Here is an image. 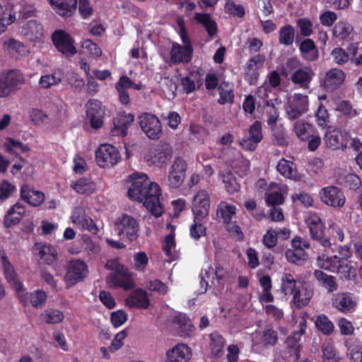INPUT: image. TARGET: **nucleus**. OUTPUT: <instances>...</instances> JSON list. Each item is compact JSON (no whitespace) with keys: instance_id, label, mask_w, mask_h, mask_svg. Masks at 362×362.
Returning a JSON list of instances; mask_svg holds the SVG:
<instances>
[{"instance_id":"1","label":"nucleus","mask_w":362,"mask_h":362,"mask_svg":"<svg viewBox=\"0 0 362 362\" xmlns=\"http://www.w3.org/2000/svg\"><path fill=\"white\" fill-rule=\"evenodd\" d=\"M130 177L132 183L128 189L129 198L144 202V206L152 215L160 216L163 209L160 202L161 192L159 185L151 182L146 174L133 173Z\"/></svg>"},{"instance_id":"2","label":"nucleus","mask_w":362,"mask_h":362,"mask_svg":"<svg viewBox=\"0 0 362 362\" xmlns=\"http://www.w3.org/2000/svg\"><path fill=\"white\" fill-rule=\"evenodd\" d=\"M115 230L121 238H127L132 242L139 236V224L135 218L123 214L117 218L115 222Z\"/></svg>"},{"instance_id":"3","label":"nucleus","mask_w":362,"mask_h":362,"mask_svg":"<svg viewBox=\"0 0 362 362\" xmlns=\"http://www.w3.org/2000/svg\"><path fill=\"white\" fill-rule=\"evenodd\" d=\"M313 240L317 241L324 247L331 246L330 240L325 235V226L321 218L315 213L310 214L305 219Z\"/></svg>"},{"instance_id":"4","label":"nucleus","mask_w":362,"mask_h":362,"mask_svg":"<svg viewBox=\"0 0 362 362\" xmlns=\"http://www.w3.org/2000/svg\"><path fill=\"white\" fill-rule=\"evenodd\" d=\"M121 159L119 151L112 145H100L95 151V160L101 168H111Z\"/></svg>"},{"instance_id":"5","label":"nucleus","mask_w":362,"mask_h":362,"mask_svg":"<svg viewBox=\"0 0 362 362\" xmlns=\"http://www.w3.org/2000/svg\"><path fill=\"white\" fill-rule=\"evenodd\" d=\"M318 265L325 269L331 270V267L337 268V273L341 279H354L356 276L355 268L351 264L350 262H345L338 259L337 256H334L330 259L322 261L318 259Z\"/></svg>"},{"instance_id":"6","label":"nucleus","mask_w":362,"mask_h":362,"mask_svg":"<svg viewBox=\"0 0 362 362\" xmlns=\"http://www.w3.org/2000/svg\"><path fill=\"white\" fill-rule=\"evenodd\" d=\"M319 195L322 203L333 208H342L346 203L344 192L337 186L329 185L322 188Z\"/></svg>"},{"instance_id":"7","label":"nucleus","mask_w":362,"mask_h":362,"mask_svg":"<svg viewBox=\"0 0 362 362\" xmlns=\"http://www.w3.org/2000/svg\"><path fill=\"white\" fill-rule=\"evenodd\" d=\"M187 163L185 160L177 156L171 165L168 177V185L170 188L177 189L180 187L185 178Z\"/></svg>"},{"instance_id":"8","label":"nucleus","mask_w":362,"mask_h":362,"mask_svg":"<svg viewBox=\"0 0 362 362\" xmlns=\"http://www.w3.org/2000/svg\"><path fill=\"white\" fill-rule=\"evenodd\" d=\"M52 40L56 49L63 54L73 56L77 52L74 40L63 30H55L52 35Z\"/></svg>"},{"instance_id":"9","label":"nucleus","mask_w":362,"mask_h":362,"mask_svg":"<svg viewBox=\"0 0 362 362\" xmlns=\"http://www.w3.org/2000/svg\"><path fill=\"white\" fill-rule=\"evenodd\" d=\"M86 117L89 119L90 127L98 129L103 125L105 109L102 103L96 99H90L86 104Z\"/></svg>"},{"instance_id":"10","label":"nucleus","mask_w":362,"mask_h":362,"mask_svg":"<svg viewBox=\"0 0 362 362\" xmlns=\"http://www.w3.org/2000/svg\"><path fill=\"white\" fill-rule=\"evenodd\" d=\"M139 125L142 131L151 139H158L162 134V126L159 119L151 113H144L139 117Z\"/></svg>"},{"instance_id":"11","label":"nucleus","mask_w":362,"mask_h":362,"mask_svg":"<svg viewBox=\"0 0 362 362\" xmlns=\"http://www.w3.org/2000/svg\"><path fill=\"white\" fill-rule=\"evenodd\" d=\"M210 197L206 190H199L194 197L192 211L194 218L205 220L209 216L210 209Z\"/></svg>"},{"instance_id":"12","label":"nucleus","mask_w":362,"mask_h":362,"mask_svg":"<svg viewBox=\"0 0 362 362\" xmlns=\"http://www.w3.org/2000/svg\"><path fill=\"white\" fill-rule=\"evenodd\" d=\"M88 267L85 262L81 259H74L69 262L64 281L69 286H74L83 281L86 276Z\"/></svg>"},{"instance_id":"13","label":"nucleus","mask_w":362,"mask_h":362,"mask_svg":"<svg viewBox=\"0 0 362 362\" xmlns=\"http://www.w3.org/2000/svg\"><path fill=\"white\" fill-rule=\"evenodd\" d=\"M350 135L340 129H329L325 135V141L327 146L333 150H344L347 148Z\"/></svg>"},{"instance_id":"14","label":"nucleus","mask_w":362,"mask_h":362,"mask_svg":"<svg viewBox=\"0 0 362 362\" xmlns=\"http://www.w3.org/2000/svg\"><path fill=\"white\" fill-rule=\"evenodd\" d=\"M266 57L263 54H257L247 62L245 67V80L250 85H255L259 77V70L264 66Z\"/></svg>"},{"instance_id":"15","label":"nucleus","mask_w":362,"mask_h":362,"mask_svg":"<svg viewBox=\"0 0 362 362\" xmlns=\"http://www.w3.org/2000/svg\"><path fill=\"white\" fill-rule=\"evenodd\" d=\"M173 156V149L170 144L160 143L150 151L146 156L148 161L158 167H163Z\"/></svg>"},{"instance_id":"16","label":"nucleus","mask_w":362,"mask_h":362,"mask_svg":"<svg viewBox=\"0 0 362 362\" xmlns=\"http://www.w3.org/2000/svg\"><path fill=\"white\" fill-rule=\"evenodd\" d=\"M71 218L72 222L81 229L86 230L94 235L98 233L99 230L95 221L86 214L83 207H76L72 211Z\"/></svg>"},{"instance_id":"17","label":"nucleus","mask_w":362,"mask_h":362,"mask_svg":"<svg viewBox=\"0 0 362 362\" xmlns=\"http://www.w3.org/2000/svg\"><path fill=\"white\" fill-rule=\"evenodd\" d=\"M262 123L255 121L248 130V136L243 138L240 141V145L246 151H253L256 149L257 144L263 139L262 132Z\"/></svg>"},{"instance_id":"18","label":"nucleus","mask_w":362,"mask_h":362,"mask_svg":"<svg viewBox=\"0 0 362 362\" xmlns=\"http://www.w3.org/2000/svg\"><path fill=\"white\" fill-rule=\"evenodd\" d=\"M332 304L334 308L344 314L353 313L357 305L349 292H341L334 295Z\"/></svg>"},{"instance_id":"19","label":"nucleus","mask_w":362,"mask_h":362,"mask_svg":"<svg viewBox=\"0 0 362 362\" xmlns=\"http://www.w3.org/2000/svg\"><path fill=\"white\" fill-rule=\"evenodd\" d=\"M125 305L130 308L147 309L150 305L148 293L142 288L132 291L126 298Z\"/></svg>"},{"instance_id":"20","label":"nucleus","mask_w":362,"mask_h":362,"mask_svg":"<svg viewBox=\"0 0 362 362\" xmlns=\"http://www.w3.org/2000/svg\"><path fill=\"white\" fill-rule=\"evenodd\" d=\"M134 120V115L132 113L120 112L114 119V127L111 130L112 136L124 137L127 134L129 126Z\"/></svg>"},{"instance_id":"21","label":"nucleus","mask_w":362,"mask_h":362,"mask_svg":"<svg viewBox=\"0 0 362 362\" xmlns=\"http://www.w3.org/2000/svg\"><path fill=\"white\" fill-rule=\"evenodd\" d=\"M191 356L190 348L186 344H178L166 351L165 362H188Z\"/></svg>"},{"instance_id":"22","label":"nucleus","mask_w":362,"mask_h":362,"mask_svg":"<svg viewBox=\"0 0 362 362\" xmlns=\"http://www.w3.org/2000/svg\"><path fill=\"white\" fill-rule=\"evenodd\" d=\"M284 192V187L280 184L271 182L264 196L267 205L273 207L283 204L285 202Z\"/></svg>"},{"instance_id":"23","label":"nucleus","mask_w":362,"mask_h":362,"mask_svg":"<svg viewBox=\"0 0 362 362\" xmlns=\"http://www.w3.org/2000/svg\"><path fill=\"white\" fill-rule=\"evenodd\" d=\"M1 264L4 269V274L8 283L13 286L17 292L23 290V285L19 281L13 266L10 262L6 253L1 256Z\"/></svg>"},{"instance_id":"24","label":"nucleus","mask_w":362,"mask_h":362,"mask_svg":"<svg viewBox=\"0 0 362 362\" xmlns=\"http://www.w3.org/2000/svg\"><path fill=\"white\" fill-rule=\"evenodd\" d=\"M192 54V45L181 46L177 43H174L170 51V59L174 64L187 63L191 61Z\"/></svg>"},{"instance_id":"25","label":"nucleus","mask_w":362,"mask_h":362,"mask_svg":"<svg viewBox=\"0 0 362 362\" xmlns=\"http://www.w3.org/2000/svg\"><path fill=\"white\" fill-rule=\"evenodd\" d=\"M21 197L23 200L33 206H38L45 200V194L35 190L32 186L24 184L21 187Z\"/></svg>"},{"instance_id":"26","label":"nucleus","mask_w":362,"mask_h":362,"mask_svg":"<svg viewBox=\"0 0 362 362\" xmlns=\"http://www.w3.org/2000/svg\"><path fill=\"white\" fill-rule=\"evenodd\" d=\"M26 209L25 206L17 202L12 206L4 218V224L6 228H12L18 224L25 214Z\"/></svg>"},{"instance_id":"27","label":"nucleus","mask_w":362,"mask_h":362,"mask_svg":"<svg viewBox=\"0 0 362 362\" xmlns=\"http://www.w3.org/2000/svg\"><path fill=\"white\" fill-rule=\"evenodd\" d=\"M308 105V96L300 93H296L291 105V110L288 112L289 117L293 119L300 117L307 111Z\"/></svg>"},{"instance_id":"28","label":"nucleus","mask_w":362,"mask_h":362,"mask_svg":"<svg viewBox=\"0 0 362 362\" xmlns=\"http://www.w3.org/2000/svg\"><path fill=\"white\" fill-rule=\"evenodd\" d=\"M37 256L41 263L51 265L58 259V253L54 247L47 243H37Z\"/></svg>"},{"instance_id":"29","label":"nucleus","mask_w":362,"mask_h":362,"mask_svg":"<svg viewBox=\"0 0 362 362\" xmlns=\"http://www.w3.org/2000/svg\"><path fill=\"white\" fill-rule=\"evenodd\" d=\"M345 74L339 69H332L328 71L324 80V87L327 91L336 90L344 81Z\"/></svg>"},{"instance_id":"30","label":"nucleus","mask_w":362,"mask_h":362,"mask_svg":"<svg viewBox=\"0 0 362 362\" xmlns=\"http://www.w3.org/2000/svg\"><path fill=\"white\" fill-rule=\"evenodd\" d=\"M134 82L126 75L120 76L119 81L115 84V89L118 93L119 101L124 105H128L130 103V97L128 89L132 88Z\"/></svg>"},{"instance_id":"31","label":"nucleus","mask_w":362,"mask_h":362,"mask_svg":"<svg viewBox=\"0 0 362 362\" xmlns=\"http://www.w3.org/2000/svg\"><path fill=\"white\" fill-rule=\"evenodd\" d=\"M300 337H297L292 334L288 336L285 341L284 353L293 361H297L300 357L302 345L300 344Z\"/></svg>"},{"instance_id":"32","label":"nucleus","mask_w":362,"mask_h":362,"mask_svg":"<svg viewBox=\"0 0 362 362\" xmlns=\"http://www.w3.org/2000/svg\"><path fill=\"white\" fill-rule=\"evenodd\" d=\"M50 4L57 14L69 17L76 9L77 0H50Z\"/></svg>"},{"instance_id":"33","label":"nucleus","mask_w":362,"mask_h":362,"mask_svg":"<svg viewBox=\"0 0 362 362\" xmlns=\"http://www.w3.org/2000/svg\"><path fill=\"white\" fill-rule=\"evenodd\" d=\"M299 51L302 58L306 61L314 62L319 58L318 48L310 38H306L300 42Z\"/></svg>"},{"instance_id":"34","label":"nucleus","mask_w":362,"mask_h":362,"mask_svg":"<svg viewBox=\"0 0 362 362\" xmlns=\"http://www.w3.org/2000/svg\"><path fill=\"white\" fill-rule=\"evenodd\" d=\"M173 323L179 336L187 337L193 332L194 326L190 319L185 315L180 313L174 317Z\"/></svg>"},{"instance_id":"35","label":"nucleus","mask_w":362,"mask_h":362,"mask_svg":"<svg viewBox=\"0 0 362 362\" xmlns=\"http://www.w3.org/2000/svg\"><path fill=\"white\" fill-rule=\"evenodd\" d=\"M2 76L6 82V85L11 93L19 89L20 86L25 83L23 74L17 69L9 70L6 74Z\"/></svg>"},{"instance_id":"36","label":"nucleus","mask_w":362,"mask_h":362,"mask_svg":"<svg viewBox=\"0 0 362 362\" xmlns=\"http://www.w3.org/2000/svg\"><path fill=\"white\" fill-rule=\"evenodd\" d=\"M71 187L78 194L90 195L95 191L96 185L91 178L83 177L72 182Z\"/></svg>"},{"instance_id":"37","label":"nucleus","mask_w":362,"mask_h":362,"mask_svg":"<svg viewBox=\"0 0 362 362\" xmlns=\"http://www.w3.org/2000/svg\"><path fill=\"white\" fill-rule=\"evenodd\" d=\"M314 276L328 293H333L338 289V284L334 276L329 275L321 270H315Z\"/></svg>"},{"instance_id":"38","label":"nucleus","mask_w":362,"mask_h":362,"mask_svg":"<svg viewBox=\"0 0 362 362\" xmlns=\"http://www.w3.org/2000/svg\"><path fill=\"white\" fill-rule=\"evenodd\" d=\"M108 281L115 287L122 288L124 291H129L134 287L133 279L129 275L119 272L110 275Z\"/></svg>"},{"instance_id":"39","label":"nucleus","mask_w":362,"mask_h":362,"mask_svg":"<svg viewBox=\"0 0 362 362\" xmlns=\"http://www.w3.org/2000/svg\"><path fill=\"white\" fill-rule=\"evenodd\" d=\"M194 19L197 23L203 25L209 37H212L216 35L218 30L217 24L212 19L209 13H197Z\"/></svg>"},{"instance_id":"40","label":"nucleus","mask_w":362,"mask_h":362,"mask_svg":"<svg viewBox=\"0 0 362 362\" xmlns=\"http://www.w3.org/2000/svg\"><path fill=\"white\" fill-rule=\"evenodd\" d=\"M312 296V291L303 284H300L299 288L293 296L292 302L295 307L299 309L308 305Z\"/></svg>"},{"instance_id":"41","label":"nucleus","mask_w":362,"mask_h":362,"mask_svg":"<svg viewBox=\"0 0 362 362\" xmlns=\"http://www.w3.org/2000/svg\"><path fill=\"white\" fill-rule=\"evenodd\" d=\"M314 74L309 69H297L291 76V81L301 88H308Z\"/></svg>"},{"instance_id":"42","label":"nucleus","mask_w":362,"mask_h":362,"mask_svg":"<svg viewBox=\"0 0 362 362\" xmlns=\"http://www.w3.org/2000/svg\"><path fill=\"white\" fill-rule=\"evenodd\" d=\"M64 78V73L61 69H54L52 74L42 75L39 81V84L44 88L59 84Z\"/></svg>"},{"instance_id":"43","label":"nucleus","mask_w":362,"mask_h":362,"mask_svg":"<svg viewBox=\"0 0 362 362\" xmlns=\"http://www.w3.org/2000/svg\"><path fill=\"white\" fill-rule=\"evenodd\" d=\"M300 281H297L291 274H285L281 279V290L285 296L295 294L299 288Z\"/></svg>"},{"instance_id":"44","label":"nucleus","mask_w":362,"mask_h":362,"mask_svg":"<svg viewBox=\"0 0 362 362\" xmlns=\"http://www.w3.org/2000/svg\"><path fill=\"white\" fill-rule=\"evenodd\" d=\"M296 30L291 25H286L280 28L279 31V42L285 46H290L294 42Z\"/></svg>"},{"instance_id":"45","label":"nucleus","mask_w":362,"mask_h":362,"mask_svg":"<svg viewBox=\"0 0 362 362\" xmlns=\"http://www.w3.org/2000/svg\"><path fill=\"white\" fill-rule=\"evenodd\" d=\"M211 354L215 357H219L223 354V349L225 346V339L222 335L217 332H213L209 335Z\"/></svg>"},{"instance_id":"46","label":"nucleus","mask_w":362,"mask_h":362,"mask_svg":"<svg viewBox=\"0 0 362 362\" xmlns=\"http://www.w3.org/2000/svg\"><path fill=\"white\" fill-rule=\"evenodd\" d=\"M237 208L235 205L229 204L222 202L218 208L217 216H220L223 223L233 221L232 218L236 214Z\"/></svg>"},{"instance_id":"47","label":"nucleus","mask_w":362,"mask_h":362,"mask_svg":"<svg viewBox=\"0 0 362 362\" xmlns=\"http://www.w3.org/2000/svg\"><path fill=\"white\" fill-rule=\"evenodd\" d=\"M315 325L316 328L325 335H330L334 331V324L328 317L324 314L317 317Z\"/></svg>"},{"instance_id":"48","label":"nucleus","mask_w":362,"mask_h":362,"mask_svg":"<svg viewBox=\"0 0 362 362\" xmlns=\"http://www.w3.org/2000/svg\"><path fill=\"white\" fill-rule=\"evenodd\" d=\"M204 220L194 218L193 223L189 227V235L194 240H199L206 235V227L204 225Z\"/></svg>"},{"instance_id":"49","label":"nucleus","mask_w":362,"mask_h":362,"mask_svg":"<svg viewBox=\"0 0 362 362\" xmlns=\"http://www.w3.org/2000/svg\"><path fill=\"white\" fill-rule=\"evenodd\" d=\"M353 31V27L348 23L340 21L335 24L333 35L340 40L346 39Z\"/></svg>"},{"instance_id":"50","label":"nucleus","mask_w":362,"mask_h":362,"mask_svg":"<svg viewBox=\"0 0 362 362\" xmlns=\"http://www.w3.org/2000/svg\"><path fill=\"white\" fill-rule=\"evenodd\" d=\"M42 320L47 324H57L63 321L64 313L54 309H47L41 315Z\"/></svg>"},{"instance_id":"51","label":"nucleus","mask_w":362,"mask_h":362,"mask_svg":"<svg viewBox=\"0 0 362 362\" xmlns=\"http://www.w3.org/2000/svg\"><path fill=\"white\" fill-rule=\"evenodd\" d=\"M285 255L288 262L297 265L303 264L308 257L305 251H299L295 249L287 250Z\"/></svg>"},{"instance_id":"52","label":"nucleus","mask_w":362,"mask_h":362,"mask_svg":"<svg viewBox=\"0 0 362 362\" xmlns=\"http://www.w3.org/2000/svg\"><path fill=\"white\" fill-rule=\"evenodd\" d=\"M311 124L305 122L304 120L297 121L294 125V131L296 136L301 141H306L310 138L309 129L311 128Z\"/></svg>"},{"instance_id":"53","label":"nucleus","mask_w":362,"mask_h":362,"mask_svg":"<svg viewBox=\"0 0 362 362\" xmlns=\"http://www.w3.org/2000/svg\"><path fill=\"white\" fill-rule=\"evenodd\" d=\"M225 11L227 13L238 18H243L245 10L243 5L236 4L233 0H228L225 5Z\"/></svg>"},{"instance_id":"54","label":"nucleus","mask_w":362,"mask_h":362,"mask_svg":"<svg viewBox=\"0 0 362 362\" xmlns=\"http://www.w3.org/2000/svg\"><path fill=\"white\" fill-rule=\"evenodd\" d=\"M293 162L282 158L279 161L276 170L284 177L291 178L293 176Z\"/></svg>"},{"instance_id":"55","label":"nucleus","mask_w":362,"mask_h":362,"mask_svg":"<svg viewBox=\"0 0 362 362\" xmlns=\"http://www.w3.org/2000/svg\"><path fill=\"white\" fill-rule=\"evenodd\" d=\"M262 343L264 346H275L278 341V333L276 330L268 328L262 332Z\"/></svg>"},{"instance_id":"56","label":"nucleus","mask_w":362,"mask_h":362,"mask_svg":"<svg viewBox=\"0 0 362 362\" xmlns=\"http://www.w3.org/2000/svg\"><path fill=\"white\" fill-rule=\"evenodd\" d=\"M47 296L42 290H37L30 294V301L31 305L36 308H41L46 302Z\"/></svg>"},{"instance_id":"57","label":"nucleus","mask_w":362,"mask_h":362,"mask_svg":"<svg viewBox=\"0 0 362 362\" xmlns=\"http://www.w3.org/2000/svg\"><path fill=\"white\" fill-rule=\"evenodd\" d=\"M225 225L226 230L229 233L230 235L238 241H241L244 238V234L241 228L238 225L236 221H230L226 223Z\"/></svg>"},{"instance_id":"58","label":"nucleus","mask_w":362,"mask_h":362,"mask_svg":"<svg viewBox=\"0 0 362 362\" xmlns=\"http://www.w3.org/2000/svg\"><path fill=\"white\" fill-rule=\"evenodd\" d=\"M127 336V329L118 332L112 339L109 350L110 353H114L120 349L124 345V340Z\"/></svg>"},{"instance_id":"59","label":"nucleus","mask_w":362,"mask_h":362,"mask_svg":"<svg viewBox=\"0 0 362 362\" xmlns=\"http://www.w3.org/2000/svg\"><path fill=\"white\" fill-rule=\"evenodd\" d=\"M323 358L327 362H337L338 356L336 349L331 344H325L322 346Z\"/></svg>"},{"instance_id":"60","label":"nucleus","mask_w":362,"mask_h":362,"mask_svg":"<svg viewBox=\"0 0 362 362\" xmlns=\"http://www.w3.org/2000/svg\"><path fill=\"white\" fill-rule=\"evenodd\" d=\"M334 62L339 65L346 63L349 59V54L342 48H334L331 53Z\"/></svg>"},{"instance_id":"61","label":"nucleus","mask_w":362,"mask_h":362,"mask_svg":"<svg viewBox=\"0 0 362 362\" xmlns=\"http://www.w3.org/2000/svg\"><path fill=\"white\" fill-rule=\"evenodd\" d=\"M82 47L93 57H100L102 55V49L90 40H84L82 42Z\"/></svg>"},{"instance_id":"62","label":"nucleus","mask_w":362,"mask_h":362,"mask_svg":"<svg viewBox=\"0 0 362 362\" xmlns=\"http://www.w3.org/2000/svg\"><path fill=\"white\" fill-rule=\"evenodd\" d=\"M297 25L299 28L300 34L303 36L309 37L312 35L313 32V23L309 19L306 18H299L297 21Z\"/></svg>"},{"instance_id":"63","label":"nucleus","mask_w":362,"mask_h":362,"mask_svg":"<svg viewBox=\"0 0 362 362\" xmlns=\"http://www.w3.org/2000/svg\"><path fill=\"white\" fill-rule=\"evenodd\" d=\"M110 320L115 327H119L127 322V314L122 310H118L112 313Z\"/></svg>"},{"instance_id":"64","label":"nucleus","mask_w":362,"mask_h":362,"mask_svg":"<svg viewBox=\"0 0 362 362\" xmlns=\"http://www.w3.org/2000/svg\"><path fill=\"white\" fill-rule=\"evenodd\" d=\"M134 267L137 271H144L148 265V258L144 252H139L134 257Z\"/></svg>"}]
</instances>
